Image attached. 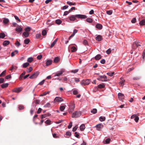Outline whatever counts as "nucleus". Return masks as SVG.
I'll use <instances>...</instances> for the list:
<instances>
[{
  "label": "nucleus",
  "mask_w": 145,
  "mask_h": 145,
  "mask_svg": "<svg viewBox=\"0 0 145 145\" xmlns=\"http://www.w3.org/2000/svg\"><path fill=\"white\" fill-rule=\"evenodd\" d=\"M87 17L85 15L81 14H76L75 15H72L69 17V18L70 21H74L76 20V18L80 19H85Z\"/></svg>",
  "instance_id": "obj_1"
},
{
  "label": "nucleus",
  "mask_w": 145,
  "mask_h": 145,
  "mask_svg": "<svg viewBox=\"0 0 145 145\" xmlns=\"http://www.w3.org/2000/svg\"><path fill=\"white\" fill-rule=\"evenodd\" d=\"M81 115V112H80L76 111L72 114V117L73 118H77L80 117Z\"/></svg>",
  "instance_id": "obj_2"
},
{
  "label": "nucleus",
  "mask_w": 145,
  "mask_h": 145,
  "mask_svg": "<svg viewBox=\"0 0 145 145\" xmlns=\"http://www.w3.org/2000/svg\"><path fill=\"white\" fill-rule=\"evenodd\" d=\"M90 81L89 80H83L81 82L80 84L83 86L88 85L90 84Z\"/></svg>",
  "instance_id": "obj_3"
},
{
  "label": "nucleus",
  "mask_w": 145,
  "mask_h": 145,
  "mask_svg": "<svg viewBox=\"0 0 145 145\" xmlns=\"http://www.w3.org/2000/svg\"><path fill=\"white\" fill-rule=\"evenodd\" d=\"M39 74V71H36L29 78L30 79H34L36 78Z\"/></svg>",
  "instance_id": "obj_4"
},
{
  "label": "nucleus",
  "mask_w": 145,
  "mask_h": 145,
  "mask_svg": "<svg viewBox=\"0 0 145 145\" xmlns=\"http://www.w3.org/2000/svg\"><path fill=\"white\" fill-rule=\"evenodd\" d=\"M64 72V69H62L60 71L57 72L55 74V76H59L61 75Z\"/></svg>",
  "instance_id": "obj_5"
},
{
  "label": "nucleus",
  "mask_w": 145,
  "mask_h": 145,
  "mask_svg": "<svg viewBox=\"0 0 145 145\" xmlns=\"http://www.w3.org/2000/svg\"><path fill=\"white\" fill-rule=\"evenodd\" d=\"M63 100L61 98L59 97H56L54 100L55 102H59L63 101Z\"/></svg>",
  "instance_id": "obj_6"
},
{
  "label": "nucleus",
  "mask_w": 145,
  "mask_h": 145,
  "mask_svg": "<svg viewBox=\"0 0 145 145\" xmlns=\"http://www.w3.org/2000/svg\"><path fill=\"white\" fill-rule=\"evenodd\" d=\"M96 127L97 130L100 131L101 129L103 127V124L100 123L97 125H96Z\"/></svg>",
  "instance_id": "obj_7"
},
{
  "label": "nucleus",
  "mask_w": 145,
  "mask_h": 145,
  "mask_svg": "<svg viewBox=\"0 0 145 145\" xmlns=\"http://www.w3.org/2000/svg\"><path fill=\"white\" fill-rule=\"evenodd\" d=\"M75 108V105H72L69 106V112L72 113L73 111Z\"/></svg>",
  "instance_id": "obj_8"
},
{
  "label": "nucleus",
  "mask_w": 145,
  "mask_h": 145,
  "mask_svg": "<svg viewBox=\"0 0 145 145\" xmlns=\"http://www.w3.org/2000/svg\"><path fill=\"white\" fill-rule=\"evenodd\" d=\"M51 115V114L50 113H47L44 114L43 115H42L41 116V119L45 118Z\"/></svg>",
  "instance_id": "obj_9"
},
{
  "label": "nucleus",
  "mask_w": 145,
  "mask_h": 145,
  "mask_svg": "<svg viewBox=\"0 0 145 145\" xmlns=\"http://www.w3.org/2000/svg\"><path fill=\"white\" fill-rule=\"evenodd\" d=\"M103 39L102 37L100 35H98L95 37V39L99 41H101Z\"/></svg>",
  "instance_id": "obj_10"
},
{
  "label": "nucleus",
  "mask_w": 145,
  "mask_h": 145,
  "mask_svg": "<svg viewBox=\"0 0 145 145\" xmlns=\"http://www.w3.org/2000/svg\"><path fill=\"white\" fill-rule=\"evenodd\" d=\"M12 91L14 92L18 93L21 91V90L20 88H16L13 89Z\"/></svg>",
  "instance_id": "obj_11"
},
{
  "label": "nucleus",
  "mask_w": 145,
  "mask_h": 145,
  "mask_svg": "<svg viewBox=\"0 0 145 145\" xmlns=\"http://www.w3.org/2000/svg\"><path fill=\"white\" fill-rule=\"evenodd\" d=\"M22 28L20 27H17L16 28V31L20 33L22 30Z\"/></svg>",
  "instance_id": "obj_12"
},
{
  "label": "nucleus",
  "mask_w": 145,
  "mask_h": 145,
  "mask_svg": "<svg viewBox=\"0 0 145 145\" xmlns=\"http://www.w3.org/2000/svg\"><path fill=\"white\" fill-rule=\"evenodd\" d=\"M118 96L119 98L120 99H123L124 97V95L121 93H118Z\"/></svg>",
  "instance_id": "obj_13"
},
{
  "label": "nucleus",
  "mask_w": 145,
  "mask_h": 145,
  "mask_svg": "<svg viewBox=\"0 0 145 145\" xmlns=\"http://www.w3.org/2000/svg\"><path fill=\"white\" fill-rule=\"evenodd\" d=\"M96 27L99 29H101L102 28L103 26L101 24H96Z\"/></svg>",
  "instance_id": "obj_14"
},
{
  "label": "nucleus",
  "mask_w": 145,
  "mask_h": 145,
  "mask_svg": "<svg viewBox=\"0 0 145 145\" xmlns=\"http://www.w3.org/2000/svg\"><path fill=\"white\" fill-rule=\"evenodd\" d=\"M10 42L8 40H5L4 41L3 43V45L4 46H6L7 45H8Z\"/></svg>",
  "instance_id": "obj_15"
},
{
  "label": "nucleus",
  "mask_w": 145,
  "mask_h": 145,
  "mask_svg": "<svg viewBox=\"0 0 145 145\" xmlns=\"http://www.w3.org/2000/svg\"><path fill=\"white\" fill-rule=\"evenodd\" d=\"M78 30L77 29H75L74 30L73 33L72 34V35L70 36L69 37V39H70L71 37H73L75 34L77 33Z\"/></svg>",
  "instance_id": "obj_16"
},
{
  "label": "nucleus",
  "mask_w": 145,
  "mask_h": 145,
  "mask_svg": "<svg viewBox=\"0 0 145 145\" xmlns=\"http://www.w3.org/2000/svg\"><path fill=\"white\" fill-rule=\"evenodd\" d=\"M101 58V56L100 54H98L95 57V59L96 60H98Z\"/></svg>",
  "instance_id": "obj_17"
},
{
  "label": "nucleus",
  "mask_w": 145,
  "mask_h": 145,
  "mask_svg": "<svg viewBox=\"0 0 145 145\" xmlns=\"http://www.w3.org/2000/svg\"><path fill=\"white\" fill-rule=\"evenodd\" d=\"M29 35V33L28 32H24L23 33V35L25 37H28Z\"/></svg>",
  "instance_id": "obj_18"
},
{
  "label": "nucleus",
  "mask_w": 145,
  "mask_h": 145,
  "mask_svg": "<svg viewBox=\"0 0 145 145\" xmlns=\"http://www.w3.org/2000/svg\"><path fill=\"white\" fill-rule=\"evenodd\" d=\"M8 85V84L7 83L3 84L1 85V87L2 88H4L7 87Z\"/></svg>",
  "instance_id": "obj_19"
},
{
  "label": "nucleus",
  "mask_w": 145,
  "mask_h": 145,
  "mask_svg": "<svg viewBox=\"0 0 145 145\" xmlns=\"http://www.w3.org/2000/svg\"><path fill=\"white\" fill-rule=\"evenodd\" d=\"M52 62V61L51 60H47L46 63V65L47 66H48L51 65Z\"/></svg>",
  "instance_id": "obj_20"
},
{
  "label": "nucleus",
  "mask_w": 145,
  "mask_h": 145,
  "mask_svg": "<svg viewBox=\"0 0 145 145\" xmlns=\"http://www.w3.org/2000/svg\"><path fill=\"white\" fill-rule=\"evenodd\" d=\"M139 24L140 25H145V19H144L140 21Z\"/></svg>",
  "instance_id": "obj_21"
},
{
  "label": "nucleus",
  "mask_w": 145,
  "mask_h": 145,
  "mask_svg": "<svg viewBox=\"0 0 145 145\" xmlns=\"http://www.w3.org/2000/svg\"><path fill=\"white\" fill-rule=\"evenodd\" d=\"M3 22L5 24H7L9 22V20L7 18H4Z\"/></svg>",
  "instance_id": "obj_22"
},
{
  "label": "nucleus",
  "mask_w": 145,
  "mask_h": 145,
  "mask_svg": "<svg viewBox=\"0 0 145 145\" xmlns=\"http://www.w3.org/2000/svg\"><path fill=\"white\" fill-rule=\"evenodd\" d=\"M80 128L81 131H83L85 128V126L84 124H82L80 126Z\"/></svg>",
  "instance_id": "obj_23"
},
{
  "label": "nucleus",
  "mask_w": 145,
  "mask_h": 145,
  "mask_svg": "<svg viewBox=\"0 0 145 145\" xmlns=\"http://www.w3.org/2000/svg\"><path fill=\"white\" fill-rule=\"evenodd\" d=\"M86 21L88 22L91 23L93 22V20L91 18H88L86 19Z\"/></svg>",
  "instance_id": "obj_24"
},
{
  "label": "nucleus",
  "mask_w": 145,
  "mask_h": 145,
  "mask_svg": "<svg viewBox=\"0 0 145 145\" xmlns=\"http://www.w3.org/2000/svg\"><path fill=\"white\" fill-rule=\"evenodd\" d=\"M105 85L104 84H100L98 85V87L99 88H103L105 87Z\"/></svg>",
  "instance_id": "obj_25"
},
{
  "label": "nucleus",
  "mask_w": 145,
  "mask_h": 145,
  "mask_svg": "<svg viewBox=\"0 0 145 145\" xmlns=\"http://www.w3.org/2000/svg\"><path fill=\"white\" fill-rule=\"evenodd\" d=\"M29 65V64L28 63L26 62L23 64V67L24 68L27 67Z\"/></svg>",
  "instance_id": "obj_26"
},
{
  "label": "nucleus",
  "mask_w": 145,
  "mask_h": 145,
  "mask_svg": "<svg viewBox=\"0 0 145 145\" xmlns=\"http://www.w3.org/2000/svg\"><path fill=\"white\" fill-rule=\"evenodd\" d=\"M25 71H23V72L20 75V77H19V79L20 80H22V78L23 77V76L25 75Z\"/></svg>",
  "instance_id": "obj_27"
},
{
  "label": "nucleus",
  "mask_w": 145,
  "mask_h": 145,
  "mask_svg": "<svg viewBox=\"0 0 145 145\" xmlns=\"http://www.w3.org/2000/svg\"><path fill=\"white\" fill-rule=\"evenodd\" d=\"M67 4L69 5L70 6H71L72 5H75L76 4V3H72L70 2V1H67Z\"/></svg>",
  "instance_id": "obj_28"
},
{
  "label": "nucleus",
  "mask_w": 145,
  "mask_h": 145,
  "mask_svg": "<svg viewBox=\"0 0 145 145\" xmlns=\"http://www.w3.org/2000/svg\"><path fill=\"white\" fill-rule=\"evenodd\" d=\"M59 61V58L58 57H56L54 60V62L55 63H57Z\"/></svg>",
  "instance_id": "obj_29"
},
{
  "label": "nucleus",
  "mask_w": 145,
  "mask_h": 145,
  "mask_svg": "<svg viewBox=\"0 0 145 145\" xmlns=\"http://www.w3.org/2000/svg\"><path fill=\"white\" fill-rule=\"evenodd\" d=\"M62 22V21L60 19L57 20L56 21V23L59 25L61 24Z\"/></svg>",
  "instance_id": "obj_30"
},
{
  "label": "nucleus",
  "mask_w": 145,
  "mask_h": 145,
  "mask_svg": "<svg viewBox=\"0 0 145 145\" xmlns=\"http://www.w3.org/2000/svg\"><path fill=\"white\" fill-rule=\"evenodd\" d=\"M71 51L72 52H76L77 50V49H76V48L75 47H74V46L72 47L71 48Z\"/></svg>",
  "instance_id": "obj_31"
},
{
  "label": "nucleus",
  "mask_w": 145,
  "mask_h": 145,
  "mask_svg": "<svg viewBox=\"0 0 145 145\" xmlns=\"http://www.w3.org/2000/svg\"><path fill=\"white\" fill-rule=\"evenodd\" d=\"M105 117L101 116L99 118V120L101 121H103L105 120Z\"/></svg>",
  "instance_id": "obj_32"
},
{
  "label": "nucleus",
  "mask_w": 145,
  "mask_h": 145,
  "mask_svg": "<svg viewBox=\"0 0 145 145\" xmlns=\"http://www.w3.org/2000/svg\"><path fill=\"white\" fill-rule=\"evenodd\" d=\"M30 42V40L28 39H25L24 40V42L26 44H28Z\"/></svg>",
  "instance_id": "obj_33"
},
{
  "label": "nucleus",
  "mask_w": 145,
  "mask_h": 145,
  "mask_svg": "<svg viewBox=\"0 0 145 145\" xmlns=\"http://www.w3.org/2000/svg\"><path fill=\"white\" fill-rule=\"evenodd\" d=\"M47 33V32L46 30H43L42 32V34L43 36H44L46 35Z\"/></svg>",
  "instance_id": "obj_34"
},
{
  "label": "nucleus",
  "mask_w": 145,
  "mask_h": 145,
  "mask_svg": "<svg viewBox=\"0 0 145 145\" xmlns=\"http://www.w3.org/2000/svg\"><path fill=\"white\" fill-rule=\"evenodd\" d=\"M5 37V34L3 33H0V38L3 39Z\"/></svg>",
  "instance_id": "obj_35"
},
{
  "label": "nucleus",
  "mask_w": 145,
  "mask_h": 145,
  "mask_svg": "<svg viewBox=\"0 0 145 145\" xmlns=\"http://www.w3.org/2000/svg\"><path fill=\"white\" fill-rule=\"evenodd\" d=\"M33 60V58L32 57H30L27 60V61L28 62L31 63Z\"/></svg>",
  "instance_id": "obj_36"
},
{
  "label": "nucleus",
  "mask_w": 145,
  "mask_h": 145,
  "mask_svg": "<svg viewBox=\"0 0 145 145\" xmlns=\"http://www.w3.org/2000/svg\"><path fill=\"white\" fill-rule=\"evenodd\" d=\"M97 110L96 109L94 108L93 109V110H91V113L95 114L97 112Z\"/></svg>",
  "instance_id": "obj_37"
},
{
  "label": "nucleus",
  "mask_w": 145,
  "mask_h": 145,
  "mask_svg": "<svg viewBox=\"0 0 145 145\" xmlns=\"http://www.w3.org/2000/svg\"><path fill=\"white\" fill-rule=\"evenodd\" d=\"M65 107L64 106H61L60 107L59 109L61 111H63L65 109Z\"/></svg>",
  "instance_id": "obj_38"
},
{
  "label": "nucleus",
  "mask_w": 145,
  "mask_h": 145,
  "mask_svg": "<svg viewBox=\"0 0 145 145\" xmlns=\"http://www.w3.org/2000/svg\"><path fill=\"white\" fill-rule=\"evenodd\" d=\"M51 121L49 120H47L45 122V123L48 125H49L51 124Z\"/></svg>",
  "instance_id": "obj_39"
},
{
  "label": "nucleus",
  "mask_w": 145,
  "mask_h": 145,
  "mask_svg": "<svg viewBox=\"0 0 145 145\" xmlns=\"http://www.w3.org/2000/svg\"><path fill=\"white\" fill-rule=\"evenodd\" d=\"M30 28L29 27H26L25 29V31L26 32H29L30 31Z\"/></svg>",
  "instance_id": "obj_40"
},
{
  "label": "nucleus",
  "mask_w": 145,
  "mask_h": 145,
  "mask_svg": "<svg viewBox=\"0 0 145 145\" xmlns=\"http://www.w3.org/2000/svg\"><path fill=\"white\" fill-rule=\"evenodd\" d=\"M33 70V69L31 67H30L29 69H27V71L28 72H30Z\"/></svg>",
  "instance_id": "obj_41"
},
{
  "label": "nucleus",
  "mask_w": 145,
  "mask_h": 145,
  "mask_svg": "<svg viewBox=\"0 0 145 145\" xmlns=\"http://www.w3.org/2000/svg\"><path fill=\"white\" fill-rule=\"evenodd\" d=\"M41 36V35L40 34H37L35 36L36 38L38 39L40 38Z\"/></svg>",
  "instance_id": "obj_42"
},
{
  "label": "nucleus",
  "mask_w": 145,
  "mask_h": 145,
  "mask_svg": "<svg viewBox=\"0 0 145 145\" xmlns=\"http://www.w3.org/2000/svg\"><path fill=\"white\" fill-rule=\"evenodd\" d=\"M50 104L49 103H48L44 106V107H50Z\"/></svg>",
  "instance_id": "obj_43"
},
{
  "label": "nucleus",
  "mask_w": 145,
  "mask_h": 145,
  "mask_svg": "<svg viewBox=\"0 0 145 145\" xmlns=\"http://www.w3.org/2000/svg\"><path fill=\"white\" fill-rule=\"evenodd\" d=\"M114 74V72H108L107 73V74L110 76H113Z\"/></svg>",
  "instance_id": "obj_44"
},
{
  "label": "nucleus",
  "mask_w": 145,
  "mask_h": 145,
  "mask_svg": "<svg viewBox=\"0 0 145 145\" xmlns=\"http://www.w3.org/2000/svg\"><path fill=\"white\" fill-rule=\"evenodd\" d=\"M112 13V11L111 10H108L106 11V13L109 15H111Z\"/></svg>",
  "instance_id": "obj_45"
},
{
  "label": "nucleus",
  "mask_w": 145,
  "mask_h": 145,
  "mask_svg": "<svg viewBox=\"0 0 145 145\" xmlns=\"http://www.w3.org/2000/svg\"><path fill=\"white\" fill-rule=\"evenodd\" d=\"M110 140L111 139L110 138H108L106 139L105 140L106 143L107 144L109 143Z\"/></svg>",
  "instance_id": "obj_46"
},
{
  "label": "nucleus",
  "mask_w": 145,
  "mask_h": 145,
  "mask_svg": "<svg viewBox=\"0 0 145 145\" xmlns=\"http://www.w3.org/2000/svg\"><path fill=\"white\" fill-rule=\"evenodd\" d=\"M83 44L85 45H88V42L86 40H84L83 41Z\"/></svg>",
  "instance_id": "obj_47"
},
{
  "label": "nucleus",
  "mask_w": 145,
  "mask_h": 145,
  "mask_svg": "<svg viewBox=\"0 0 145 145\" xmlns=\"http://www.w3.org/2000/svg\"><path fill=\"white\" fill-rule=\"evenodd\" d=\"M135 44L136 45V46H137V47L138 46H141V45L139 44L140 43V42H135Z\"/></svg>",
  "instance_id": "obj_48"
},
{
  "label": "nucleus",
  "mask_w": 145,
  "mask_h": 145,
  "mask_svg": "<svg viewBox=\"0 0 145 145\" xmlns=\"http://www.w3.org/2000/svg\"><path fill=\"white\" fill-rule=\"evenodd\" d=\"M49 92L48 91H46L43 93L40 96H43L46 95Z\"/></svg>",
  "instance_id": "obj_49"
},
{
  "label": "nucleus",
  "mask_w": 145,
  "mask_h": 145,
  "mask_svg": "<svg viewBox=\"0 0 145 145\" xmlns=\"http://www.w3.org/2000/svg\"><path fill=\"white\" fill-rule=\"evenodd\" d=\"M18 108L20 110L23 109L24 108V107L22 105H19Z\"/></svg>",
  "instance_id": "obj_50"
},
{
  "label": "nucleus",
  "mask_w": 145,
  "mask_h": 145,
  "mask_svg": "<svg viewBox=\"0 0 145 145\" xmlns=\"http://www.w3.org/2000/svg\"><path fill=\"white\" fill-rule=\"evenodd\" d=\"M111 49L109 48L106 51V52L107 54H109L111 53Z\"/></svg>",
  "instance_id": "obj_51"
},
{
  "label": "nucleus",
  "mask_w": 145,
  "mask_h": 145,
  "mask_svg": "<svg viewBox=\"0 0 145 145\" xmlns=\"http://www.w3.org/2000/svg\"><path fill=\"white\" fill-rule=\"evenodd\" d=\"M45 82V80H42V81L40 82L38 84V85H42Z\"/></svg>",
  "instance_id": "obj_52"
},
{
  "label": "nucleus",
  "mask_w": 145,
  "mask_h": 145,
  "mask_svg": "<svg viewBox=\"0 0 145 145\" xmlns=\"http://www.w3.org/2000/svg\"><path fill=\"white\" fill-rule=\"evenodd\" d=\"M74 136L77 138H79V135L78 133L77 132H75L74 133Z\"/></svg>",
  "instance_id": "obj_53"
},
{
  "label": "nucleus",
  "mask_w": 145,
  "mask_h": 145,
  "mask_svg": "<svg viewBox=\"0 0 145 145\" xmlns=\"http://www.w3.org/2000/svg\"><path fill=\"white\" fill-rule=\"evenodd\" d=\"M139 119V118L137 116L134 119L135 122L137 123L138 122Z\"/></svg>",
  "instance_id": "obj_54"
},
{
  "label": "nucleus",
  "mask_w": 145,
  "mask_h": 145,
  "mask_svg": "<svg viewBox=\"0 0 145 145\" xmlns=\"http://www.w3.org/2000/svg\"><path fill=\"white\" fill-rule=\"evenodd\" d=\"M15 44L18 47L20 45V44L18 40L16 41V43H15Z\"/></svg>",
  "instance_id": "obj_55"
},
{
  "label": "nucleus",
  "mask_w": 145,
  "mask_h": 145,
  "mask_svg": "<svg viewBox=\"0 0 145 145\" xmlns=\"http://www.w3.org/2000/svg\"><path fill=\"white\" fill-rule=\"evenodd\" d=\"M72 125V123L71 122L70 123L69 125L68 126V129L71 128V127Z\"/></svg>",
  "instance_id": "obj_56"
},
{
  "label": "nucleus",
  "mask_w": 145,
  "mask_h": 145,
  "mask_svg": "<svg viewBox=\"0 0 145 145\" xmlns=\"http://www.w3.org/2000/svg\"><path fill=\"white\" fill-rule=\"evenodd\" d=\"M136 21V20L135 18H133L131 20V22L132 23H135Z\"/></svg>",
  "instance_id": "obj_57"
},
{
  "label": "nucleus",
  "mask_w": 145,
  "mask_h": 145,
  "mask_svg": "<svg viewBox=\"0 0 145 145\" xmlns=\"http://www.w3.org/2000/svg\"><path fill=\"white\" fill-rule=\"evenodd\" d=\"M6 70H5L3 71L0 74V77H1L3 75L5 74L6 73Z\"/></svg>",
  "instance_id": "obj_58"
},
{
  "label": "nucleus",
  "mask_w": 145,
  "mask_h": 145,
  "mask_svg": "<svg viewBox=\"0 0 145 145\" xmlns=\"http://www.w3.org/2000/svg\"><path fill=\"white\" fill-rule=\"evenodd\" d=\"M71 133L69 131H67L66 132V135L67 136H71Z\"/></svg>",
  "instance_id": "obj_59"
},
{
  "label": "nucleus",
  "mask_w": 145,
  "mask_h": 145,
  "mask_svg": "<svg viewBox=\"0 0 145 145\" xmlns=\"http://www.w3.org/2000/svg\"><path fill=\"white\" fill-rule=\"evenodd\" d=\"M69 12V11H65L64 12V14H63V15L64 16H66V15H67L69 12Z\"/></svg>",
  "instance_id": "obj_60"
},
{
  "label": "nucleus",
  "mask_w": 145,
  "mask_h": 145,
  "mask_svg": "<svg viewBox=\"0 0 145 145\" xmlns=\"http://www.w3.org/2000/svg\"><path fill=\"white\" fill-rule=\"evenodd\" d=\"M78 128V127L77 126H75V127H73L72 129V131L73 132L75 131L76 130H77V129Z\"/></svg>",
  "instance_id": "obj_61"
},
{
  "label": "nucleus",
  "mask_w": 145,
  "mask_h": 145,
  "mask_svg": "<svg viewBox=\"0 0 145 145\" xmlns=\"http://www.w3.org/2000/svg\"><path fill=\"white\" fill-rule=\"evenodd\" d=\"M56 43L55 42H54V41L51 44V45L50 46V48H52L56 44Z\"/></svg>",
  "instance_id": "obj_62"
},
{
  "label": "nucleus",
  "mask_w": 145,
  "mask_h": 145,
  "mask_svg": "<svg viewBox=\"0 0 145 145\" xmlns=\"http://www.w3.org/2000/svg\"><path fill=\"white\" fill-rule=\"evenodd\" d=\"M42 57V56L41 55H39L37 56V58L39 60H40Z\"/></svg>",
  "instance_id": "obj_63"
},
{
  "label": "nucleus",
  "mask_w": 145,
  "mask_h": 145,
  "mask_svg": "<svg viewBox=\"0 0 145 145\" xmlns=\"http://www.w3.org/2000/svg\"><path fill=\"white\" fill-rule=\"evenodd\" d=\"M100 62L102 64H104L105 63V60L104 59H102L101 60Z\"/></svg>",
  "instance_id": "obj_64"
}]
</instances>
